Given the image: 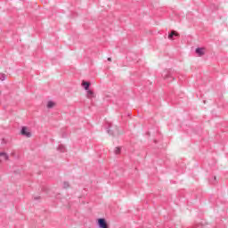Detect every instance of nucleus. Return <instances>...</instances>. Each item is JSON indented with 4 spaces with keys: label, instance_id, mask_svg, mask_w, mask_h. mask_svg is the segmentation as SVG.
Instances as JSON below:
<instances>
[{
    "label": "nucleus",
    "instance_id": "7ed1b4c3",
    "mask_svg": "<svg viewBox=\"0 0 228 228\" xmlns=\"http://www.w3.org/2000/svg\"><path fill=\"white\" fill-rule=\"evenodd\" d=\"M196 53L199 56H204L206 54V49L205 48H197L196 49Z\"/></svg>",
    "mask_w": 228,
    "mask_h": 228
},
{
    "label": "nucleus",
    "instance_id": "f257e3e1",
    "mask_svg": "<svg viewBox=\"0 0 228 228\" xmlns=\"http://www.w3.org/2000/svg\"><path fill=\"white\" fill-rule=\"evenodd\" d=\"M21 134L26 136L27 138H31V132L28 129V127L23 126L21 129Z\"/></svg>",
    "mask_w": 228,
    "mask_h": 228
},
{
    "label": "nucleus",
    "instance_id": "1a4fd4ad",
    "mask_svg": "<svg viewBox=\"0 0 228 228\" xmlns=\"http://www.w3.org/2000/svg\"><path fill=\"white\" fill-rule=\"evenodd\" d=\"M115 154H120V148L117 147L115 149Z\"/></svg>",
    "mask_w": 228,
    "mask_h": 228
},
{
    "label": "nucleus",
    "instance_id": "20e7f679",
    "mask_svg": "<svg viewBox=\"0 0 228 228\" xmlns=\"http://www.w3.org/2000/svg\"><path fill=\"white\" fill-rule=\"evenodd\" d=\"M0 158H1V159H3L4 161H8V159H9V156H8V154H6L5 152H1V153H0Z\"/></svg>",
    "mask_w": 228,
    "mask_h": 228
},
{
    "label": "nucleus",
    "instance_id": "f03ea898",
    "mask_svg": "<svg viewBox=\"0 0 228 228\" xmlns=\"http://www.w3.org/2000/svg\"><path fill=\"white\" fill-rule=\"evenodd\" d=\"M98 225L100 228H108V223H106L104 218L98 219Z\"/></svg>",
    "mask_w": 228,
    "mask_h": 228
},
{
    "label": "nucleus",
    "instance_id": "39448f33",
    "mask_svg": "<svg viewBox=\"0 0 228 228\" xmlns=\"http://www.w3.org/2000/svg\"><path fill=\"white\" fill-rule=\"evenodd\" d=\"M174 37H179V33H177L175 30H173V31L168 35L169 40H172V38H174Z\"/></svg>",
    "mask_w": 228,
    "mask_h": 228
},
{
    "label": "nucleus",
    "instance_id": "6e6552de",
    "mask_svg": "<svg viewBox=\"0 0 228 228\" xmlns=\"http://www.w3.org/2000/svg\"><path fill=\"white\" fill-rule=\"evenodd\" d=\"M87 97L88 99H92V97H94V92L92 90L87 91Z\"/></svg>",
    "mask_w": 228,
    "mask_h": 228
},
{
    "label": "nucleus",
    "instance_id": "9d476101",
    "mask_svg": "<svg viewBox=\"0 0 228 228\" xmlns=\"http://www.w3.org/2000/svg\"><path fill=\"white\" fill-rule=\"evenodd\" d=\"M108 61H111V58L110 57L108 58Z\"/></svg>",
    "mask_w": 228,
    "mask_h": 228
},
{
    "label": "nucleus",
    "instance_id": "423d86ee",
    "mask_svg": "<svg viewBox=\"0 0 228 228\" xmlns=\"http://www.w3.org/2000/svg\"><path fill=\"white\" fill-rule=\"evenodd\" d=\"M56 106V103H54V102H47V105H46V107L48 108V109H51V108H54Z\"/></svg>",
    "mask_w": 228,
    "mask_h": 228
},
{
    "label": "nucleus",
    "instance_id": "0eeeda50",
    "mask_svg": "<svg viewBox=\"0 0 228 228\" xmlns=\"http://www.w3.org/2000/svg\"><path fill=\"white\" fill-rule=\"evenodd\" d=\"M82 85H83L85 90H88V88H90V83L89 82L83 81Z\"/></svg>",
    "mask_w": 228,
    "mask_h": 228
}]
</instances>
